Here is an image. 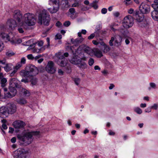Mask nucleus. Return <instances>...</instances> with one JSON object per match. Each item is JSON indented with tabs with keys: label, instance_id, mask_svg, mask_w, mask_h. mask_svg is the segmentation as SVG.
<instances>
[{
	"label": "nucleus",
	"instance_id": "f257e3e1",
	"mask_svg": "<svg viewBox=\"0 0 158 158\" xmlns=\"http://www.w3.org/2000/svg\"><path fill=\"white\" fill-rule=\"evenodd\" d=\"M13 18L19 25L23 26L25 24L29 26L34 25L36 23V19L34 14L27 13L22 16L20 11L15 10L14 12Z\"/></svg>",
	"mask_w": 158,
	"mask_h": 158
},
{
	"label": "nucleus",
	"instance_id": "f03ea898",
	"mask_svg": "<svg viewBox=\"0 0 158 158\" xmlns=\"http://www.w3.org/2000/svg\"><path fill=\"white\" fill-rule=\"evenodd\" d=\"M40 136L41 133L40 131H30L28 130L17 135L19 144L22 146L28 145L33 141L34 138H39Z\"/></svg>",
	"mask_w": 158,
	"mask_h": 158
},
{
	"label": "nucleus",
	"instance_id": "7ed1b4c3",
	"mask_svg": "<svg viewBox=\"0 0 158 158\" xmlns=\"http://www.w3.org/2000/svg\"><path fill=\"white\" fill-rule=\"evenodd\" d=\"M38 70L35 66L31 65L27 66L26 70H22L20 74L25 77L29 78L32 85H35L37 82V79L34 77L38 73Z\"/></svg>",
	"mask_w": 158,
	"mask_h": 158
},
{
	"label": "nucleus",
	"instance_id": "20e7f679",
	"mask_svg": "<svg viewBox=\"0 0 158 158\" xmlns=\"http://www.w3.org/2000/svg\"><path fill=\"white\" fill-rule=\"evenodd\" d=\"M119 31H120V33L118 35L116 36L115 38L114 37H112L111 40H110L109 43L110 46H112L114 45L113 43L114 41V45L119 47L121 45L122 41V38H126L127 37L125 35V30L123 29L119 30Z\"/></svg>",
	"mask_w": 158,
	"mask_h": 158
},
{
	"label": "nucleus",
	"instance_id": "39448f33",
	"mask_svg": "<svg viewBox=\"0 0 158 158\" xmlns=\"http://www.w3.org/2000/svg\"><path fill=\"white\" fill-rule=\"evenodd\" d=\"M50 20V15L47 11L43 10L40 11L38 16V23L40 24L48 26Z\"/></svg>",
	"mask_w": 158,
	"mask_h": 158
},
{
	"label": "nucleus",
	"instance_id": "423d86ee",
	"mask_svg": "<svg viewBox=\"0 0 158 158\" xmlns=\"http://www.w3.org/2000/svg\"><path fill=\"white\" fill-rule=\"evenodd\" d=\"M56 56L58 58L56 62L58 65L61 67H64L68 63V60L64 57H67L69 56L68 52L63 53L62 52H59L56 54Z\"/></svg>",
	"mask_w": 158,
	"mask_h": 158
},
{
	"label": "nucleus",
	"instance_id": "0eeeda50",
	"mask_svg": "<svg viewBox=\"0 0 158 158\" xmlns=\"http://www.w3.org/2000/svg\"><path fill=\"white\" fill-rule=\"evenodd\" d=\"M71 49L73 55V57L70 60V61L71 63L75 65H77L81 62V60H86V58L85 57L80 58L78 56V55L81 53V52L77 51V49H75V50H73L72 47L71 48Z\"/></svg>",
	"mask_w": 158,
	"mask_h": 158
},
{
	"label": "nucleus",
	"instance_id": "6e6552de",
	"mask_svg": "<svg viewBox=\"0 0 158 158\" xmlns=\"http://www.w3.org/2000/svg\"><path fill=\"white\" fill-rule=\"evenodd\" d=\"M59 0H49L48 4L53 8H49L48 10L52 14L56 13L59 9Z\"/></svg>",
	"mask_w": 158,
	"mask_h": 158
},
{
	"label": "nucleus",
	"instance_id": "1a4fd4ad",
	"mask_svg": "<svg viewBox=\"0 0 158 158\" xmlns=\"http://www.w3.org/2000/svg\"><path fill=\"white\" fill-rule=\"evenodd\" d=\"M134 24V19L130 15L125 16L123 23V27L126 28H128L132 27Z\"/></svg>",
	"mask_w": 158,
	"mask_h": 158
},
{
	"label": "nucleus",
	"instance_id": "9d476101",
	"mask_svg": "<svg viewBox=\"0 0 158 158\" xmlns=\"http://www.w3.org/2000/svg\"><path fill=\"white\" fill-rule=\"evenodd\" d=\"M13 156L14 158H26V154L23 149L19 148L14 152Z\"/></svg>",
	"mask_w": 158,
	"mask_h": 158
},
{
	"label": "nucleus",
	"instance_id": "9b49d317",
	"mask_svg": "<svg viewBox=\"0 0 158 158\" xmlns=\"http://www.w3.org/2000/svg\"><path fill=\"white\" fill-rule=\"evenodd\" d=\"M77 49V51L81 52V51L82 50L90 56H93V49H92L88 46L81 45Z\"/></svg>",
	"mask_w": 158,
	"mask_h": 158
},
{
	"label": "nucleus",
	"instance_id": "f8f14e48",
	"mask_svg": "<svg viewBox=\"0 0 158 158\" xmlns=\"http://www.w3.org/2000/svg\"><path fill=\"white\" fill-rule=\"evenodd\" d=\"M37 45L41 47L40 48H38L37 47H35V44L34 43L30 45L29 47L27 48V50H29L31 49H32L33 51L34 52H37L39 53L40 52L41 50V47L43 46V41H40L37 44Z\"/></svg>",
	"mask_w": 158,
	"mask_h": 158
},
{
	"label": "nucleus",
	"instance_id": "ddd939ff",
	"mask_svg": "<svg viewBox=\"0 0 158 158\" xmlns=\"http://www.w3.org/2000/svg\"><path fill=\"white\" fill-rule=\"evenodd\" d=\"M152 7L154 10L151 13L152 18L155 20H158V4L154 3L152 5Z\"/></svg>",
	"mask_w": 158,
	"mask_h": 158
},
{
	"label": "nucleus",
	"instance_id": "4468645a",
	"mask_svg": "<svg viewBox=\"0 0 158 158\" xmlns=\"http://www.w3.org/2000/svg\"><path fill=\"white\" fill-rule=\"evenodd\" d=\"M139 9L142 14H147L150 11V6L146 3L142 2L139 7Z\"/></svg>",
	"mask_w": 158,
	"mask_h": 158
},
{
	"label": "nucleus",
	"instance_id": "2eb2a0df",
	"mask_svg": "<svg viewBox=\"0 0 158 158\" xmlns=\"http://www.w3.org/2000/svg\"><path fill=\"white\" fill-rule=\"evenodd\" d=\"M45 69L48 73H50L52 74L55 72L56 69L54 67V64L53 62L50 61L48 62L45 67Z\"/></svg>",
	"mask_w": 158,
	"mask_h": 158
},
{
	"label": "nucleus",
	"instance_id": "dca6fc26",
	"mask_svg": "<svg viewBox=\"0 0 158 158\" xmlns=\"http://www.w3.org/2000/svg\"><path fill=\"white\" fill-rule=\"evenodd\" d=\"M17 26L16 21L11 19H8L6 24V27L10 30H13Z\"/></svg>",
	"mask_w": 158,
	"mask_h": 158
},
{
	"label": "nucleus",
	"instance_id": "f3484780",
	"mask_svg": "<svg viewBox=\"0 0 158 158\" xmlns=\"http://www.w3.org/2000/svg\"><path fill=\"white\" fill-rule=\"evenodd\" d=\"M13 124L14 127L16 128H23L26 125L25 122L21 120L15 121L13 123Z\"/></svg>",
	"mask_w": 158,
	"mask_h": 158
},
{
	"label": "nucleus",
	"instance_id": "a211bd4d",
	"mask_svg": "<svg viewBox=\"0 0 158 158\" xmlns=\"http://www.w3.org/2000/svg\"><path fill=\"white\" fill-rule=\"evenodd\" d=\"M7 108L9 114H13L16 111V107L14 104H9L8 105Z\"/></svg>",
	"mask_w": 158,
	"mask_h": 158
},
{
	"label": "nucleus",
	"instance_id": "6ab92c4d",
	"mask_svg": "<svg viewBox=\"0 0 158 158\" xmlns=\"http://www.w3.org/2000/svg\"><path fill=\"white\" fill-rule=\"evenodd\" d=\"M142 14H139V12H136L135 13H134L133 15L136 18V20L139 22H141L144 18V16Z\"/></svg>",
	"mask_w": 158,
	"mask_h": 158
},
{
	"label": "nucleus",
	"instance_id": "aec40b11",
	"mask_svg": "<svg viewBox=\"0 0 158 158\" xmlns=\"http://www.w3.org/2000/svg\"><path fill=\"white\" fill-rule=\"evenodd\" d=\"M94 55L98 58H101L103 56L102 51L98 48L93 49V56Z\"/></svg>",
	"mask_w": 158,
	"mask_h": 158
},
{
	"label": "nucleus",
	"instance_id": "412c9836",
	"mask_svg": "<svg viewBox=\"0 0 158 158\" xmlns=\"http://www.w3.org/2000/svg\"><path fill=\"white\" fill-rule=\"evenodd\" d=\"M69 13L68 14V16L72 19H75L76 17V15L75 9L71 8L69 10Z\"/></svg>",
	"mask_w": 158,
	"mask_h": 158
},
{
	"label": "nucleus",
	"instance_id": "4be33fe9",
	"mask_svg": "<svg viewBox=\"0 0 158 158\" xmlns=\"http://www.w3.org/2000/svg\"><path fill=\"white\" fill-rule=\"evenodd\" d=\"M0 113L5 117H7L9 114L7 107L2 106L0 108Z\"/></svg>",
	"mask_w": 158,
	"mask_h": 158
},
{
	"label": "nucleus",
	"instance_id": "5701e85b",
	"mask_svg": "<svg viewBox=\"0 0 158 158\" xmlns=\"http://www.w3.org/2000/svg\"><path fill=\"white\" fill-rule=\"evenodd\" d=\"M78 67L81 70H84L87 67V65L85 62L81 60V62L77 64Z\"/></svg>",
	"mask_w": 158,
	"mask_h": 158
},
{
	"label": "nucleus",
	"instance_id": "b1692460",
	"mask_svg": "<svg viewBox=\"0 0 158 158\" xmlns=\"http://www.w3.org/2000/svg\"><path fill=\"white\" fill-rule=\"evenodd\" d=\"M4 65L5 66L2 67V68H3L5 71L7 72L10 71L13 68V65L11 63H7L6 62Z\"/></svg>",
	"mask_w": 158,
	"mask_h": 158
},
{
	"label": "nucleus",
	"instance_id": "393cba45",
	"mask_svg": "<svg viewBox=\"0 0 158 158\" xmlns=\"http://www.w3.org/2000/svg\"><path fill=\"white\" fill-rule=\"evenodd\" d=\"M0 36H1L2 38L4 40H6L8 41H10V36L7 34L2 33L1 35L0 34Z\"/></svg>",
	"mask_w": 158,
	"mask_h": 158
},
{
	"label": "nucleus",
	"instance_id": "a878e982",
	"mask_svg": "<svg viewBox=\"0 0 158 158\" xmlns=\"http://www.w3.org/2000/svg\"><path fill=\"white\" fill-rule=\"evenodd\" d=\"M17 81L16 79L15 78H12L10 79V83L11 85H12L13 86L14 85H13V84H14V85H15V86L17 87V88H19V85L17 84L16 83V82Z\"/></svg>",
	"mask_w": 158,
	"mask_h": 158
},
{
	"label": "nucleus",
	"instance_id": "bb28decb",
	"mask_svg": "<svg viewBox=\"0 0 158 158\" xmlns=\"http://www.w3.org/2000/svg\"><path fill=\"white\" fill-rule=\"evenodd\" d=\"M10 91V92L12 96L14 97L16 95L17 91L15 88L12 87H10L9 88Z\"/></svg>",
	"mask_w": 158,
	"mask_h": 158
},
{
	"label": "nucleus",
	"instance_id": "cd10ccee",
	"mask_svg": "<svg viewBox=\"0 0 158 158\" xmlns=\"http://www.w3.org/2000/svg\"><path fill=\"white\" fill-rule=\"evenodd\" d=\"M17 102L20 104L23 105L27 103L26 100L23 98H20L17 100Z\"/></svg>",
	"mask_w": 158,
	"mask_h": 158
},
{
	"label": "nucleus",
	"instance_id": "c85d7f7f",
	"mask_svg": "<svg viewBox=\"0 0 158 158\" xmlns=\"http://www.w3.org/2000/svg\"><path fill=\"white\" fill-rule=\"evenodd\" d=\"M134 111L138 114H140L142 113V110L138 107H135L133 108Z\"/></svg>",
	"mask_w": 158,
	"mask_h": 158
},
{
	"label": "nucleus",
	"instance_id": "c756f323",
	"mask_svg": "<svg viewBox=\"0 0 158 158\" xmlns=\"http://www.w3.org/2000/svg\"><path fill=\"white\" fill-rule=\"evenodd\" d=\"M21 91L25 96H28L30 95V93L29 91L25 89L22 88Z\"/></svg>",
	"mask_w": 158,
	"mask_h": 158
},
{
	"label": "nucleus",
	"instance_id": "7c9ffc66",
	"mask_svg": "<svg viewBox=\"0 0 158 158\" xmlns=\"http://www.w3.org/2000/svg\"><path fill=\"white\" fill-rule=\"evenodd\" d=\"M84 40V39L82 37L78 38L75 39L73 43L74 44H78L81 43Z\"/></svg>",
	"mask_w": 158,
	"mask_h": 158
},
{
	"label": "nucleus",
	"instance_id": "2f4dec72",
	"mask_svg": "<svg viewBox=\"0 0 158 158\" xmlns=\"http://www.w3.org/2000/svg\"><path fill=\"white\" fill-rule=\"evenodd\" d=\"M102 44L104 46V52L106 53L110 50V48L109 46L105 45L104 43H102Z\"/></svg>",
	"mask_w": 158,
	"mask_h": 158
},
{
	"label": "nucleus",
	"instance_id": "473e14b6",
	"mask_svg": "<svg viewBox=\"0 0 158 158\" xmlns=\"http://www.w3.org/2000/svg\"><path fill=\"white\" fill-rule=\"evenodd\" d=\"M10 42L12 44L16 45V44L21 43L22 42V40L20 39L15 40L13 39Z\"/></svg>",
	"mask_w": 158,
	"mask_h": 158
},
{
	"label": "nucleus",
	"instance_id": "72a5a7b5",
	"mask_svg": "<svg viewBox=\"0 0 158 158\" xmlns=\"http://www.w3.org/2000/svg\"><path fill=\"white\" fill-rule=\"evenodd\" d=\"M98 2L94 1V2L92 3L91 4L90 6L93 7L94 9H97L98 8Z\"/></svg>",
	"mask_w": 158,
	"mask_h": 158
},
{
	"label": "nucleus",
	"instance_id": "f704fd0d",
	"mask_svg": "<svg viewBox=\"0 0 158 158\" xmlns=\"http://www.w3.org/2000/svg\"><path fill=\"white\" fill-rule=\"evenodd\" d=\"M73 81L75 84L77 85H78L80 82L81 79L78 77L74 78H73Z\"/></svg>",
	"mask_w": 158,
	"mask_h": 158
},
{
	"label": "nucleus",
	"instance_id": "c9c22d12",
	"mask_svg": "<svg viewBox=\"0 0 158 158\" xmlns=\"http://www.w3.org/2000/svg\"><path fill=\"white\" fill-rule=\"evenodd\" d=\"M7 82V80L6 78H3L1 80V86L2 87H4L6 86V83Z\"/></svg>",
	"mask_w": 158,
	"mask_h": 158
},
{
	"label": "nucleus",
	"instance_id": "e433bc0d",
	"mask_svg": "<svg viewBox=\"0 0 158 158\" xmlns=\"http://www.w3.org/2000/svg\"><path fill=\"white\" fill-rule=\"evenodd\" d=\"M6 55L8 56H11L14 55V53L11 50H9L6 52Z\"/></svg>",
	"mask_w": 158,
	"mask_h": 158
},
{
	"label": "nucleus",
	"instance_id": "4c0bfd02",
	"mask_svg": "<svg viewBox=\"0 0 158 158\" xmlns=\"http://www.w3.org/2000/svg\"><path fill=\"white\" fill-rule=\"evenodd\" d=\"M94 63V60L92 58H90L88 60V64L90 66H92Z\"/></svg>",
	"mask_w": 158,
	"mask_h": 158
},
{
	"label": "nucleus",
	"instance_id": "58836bf2",
	"mask_svg": "<svg viewBox=\"0 0 158 158\" xmlns=\"http://www.w3.org/2000/svg\"><path fill=\"white\" fill-rule=\"evenodd\" d=\"M22 66V64H21V63L19 62L16 64L15 66L13 67V69H14L15 70L16 69L17 71L18 69H19Z\"/></svg>",
	"mask_w": 158,
	"mask_h": 158
},
{
	"label": "nucleus",
	"instance_id": "ea45409f",
	"mask_svg": "<svg viewBox=\"0 0 158 158\" xmlns=\"http://www.w3.org/2000/svg\"><path fill=\"white\" fill-rule=\"evenodd\" d=\"M4 95L5 97L7 98H11L13 97V96H12V94L10 91L7 93H5Z\"/></svg>",
	"mask_w": 158,
	"mask_h": 158
},
{
	"label": "nucleus",
	"instance_id": "a19ab883",
	"mask_svg": "<svg viewBox=\"0 0 158 158\" xmlns=\"http://www.w3.org/2000/svg\"><path fill=\"white\" fill-rule=\"evenodd\" d=\"M126 32L125 31V35L127 36V37L126 38L125 42L126 44L128 45L130 43V40H131V39L130 37H128L127 35L126 34Z\"/></svg>",
	"mask_w": 158,
	"mask_h": 158
},
{
	"label": "nucleus",
	"instance_id": "79ce46f5",
	"mask_svg": "<svg viewBox=\"0 0 158 158\" xmlns=\"http://www.w3.org/2000/svg\"><path fill=\"white\" fill-rule=\"evenodd\" d=\"M101 32H102L101 30H95V31L94 32V34L96 36H100Z\"/></svg>",
	"mask_w": 158,
	"mask_h": 158
},
{
	"label": "nucleus",
	"instance_id": "37998d69",
	"mask_svg": "<svg viewBox=\"0 0 158 158\" xmlns=\"http://www.w3.org/2000/svg\"><path fill=\"white\" fill-rule=\"evenodd\" d=\"M150 107L151 109L156 110L158 108V104L155 103L152 106H151Z\"/></svg>",
	"mask_w": 158,
	"mask_h": 158
},
{
	"label": "nucleus",
	"instance_id": "c03bdc74",
	"mask_svg": "<svg viewBox=\"0 0 158 158\" xmlns=\"http://www.w3.org/2000/svg\"><path fill=\"white\" fill-rule=\"evenodd\" d=\"M4 47V45L3 42L0 40V52H1L3 50Z\"/></svg>",
	"mask_w": 158,
	"mask_h": 158
},
{
	"label": "nucleus",
	"instance_id": "a18cd8bd",
	"mask_svg": "<svg viewBox=\"0 0 158 158\" xmlns=\"http://www.w3.org/2000/svg\"><path fill=\"white\" fill-rule=\"evenodd\" d=\"M62 38V35L60 33L57 34L56 35L55 39L56 40H60Z\"/></svg>",
	"mask_w": 158,
	"mask_h": 158
},
{
	"label": "nucleus",
	"instance_id": "49530a36",
	"mask_svg": "<svg viewBox=\"0 0 158 158\" xmlns=\"http://www.w3.org/2000/svg\"><path fill=\"white\" fill-rule=\"evenodd\" d=\"M64 72L61 69H59L58 70V73L59 75L62 76L64 74Z\"/></svg>",
	"mask_w": 158,
	"mask_h": 158
},
{
	"label": "nucleus",
	"instance_id": "de8ad7c7",
	"mask_svg": "<svg viewBox=\"0 0 158 158\" xmlns=\"http://www.w3.org/2000/svg\"><path fill=\"white\" fill-rule=\"evenodd\" d=\"M101 13L103 14H105L107 13V10L106 8H103L101 10Z\"/></svg>",
	"mask_w": 158,
	"mask_h": 158
},
{
	"label": "nucleus",
	"instance_id": "09e8293b",
	"mask_svg": "<svg viewBox=\"0 0 158 158\" xmlns=\"http://www.w3.org/2000/svg\"><path fill=\"white\" fill-rule=\"evenodd\" d=\"M150 87L153 88L155 89L156 88V84L153 82H151L150 83Z\"/></svg>",
	"mask_w": 158,
	"mask_h": 158
},
{
	"label": "nucleus",
	"instance_id": "8fccbe9b",
	"mask_svg": "<svg viewBox=\"0 0 158 158\" xmlns=\"http://www.w3.org/2000/svg\"><path fill=\"white\" fill-rule=\"evenodd\" d=\"M18 31L20 33H23L24 32V31L23 28L21 27H19L18 29Z\"/></svg>",
	"mask_w": 158,
	"mask_h": 158
},
{
	"label": "nucleus",
	"instance_id": "3c124183",
	"mask_svg": "<svg viewBox=\"0 0 158 158\" xmlns=\"http://www.w3.org/2000/svg\"><path fill=\"white\" fill-rule=\"evenodd\" d=\"M6 61L5 59H4L2 60L0 59V65H5L6 64Z\"/></svg>",
	"mask_w": 158,
	"mask_h": 158
},
{
	"label": "nucleus",
	"instance_id": "603ef678",
	"mask_svg": "<svg viewBox=\"0 0 158 158\" xmlns=\"http://www.w3.org/2000/svg\"><path fill=\"white\" fill-rule=\"evenodd\" d=\"M19 63H21L22 64H25L26 63V59L24 57L22 58Z\"/></svg>",
	"mask_w": 158,
	"mask_h": 158
},
{
	"label": "nucleus",
	"instance_id": "864d4df0",
	"mask_svg": "<svg viewBox=\"0 0 158 158\" xmlns=\"http://www.w3.org/2000/svg\"><path fill=\"white\" fill-rule=\"evenodd\" d=\"M95 36L94 33H92L88 37V40H91L93 39Z\"/></svg>",
	"mask_w": 158,
	"mask_h": 158
},
{
	"label": "nucleus",
	"instance_id": "5fc2aeb1",
	"mask_svg": "<svg viewBox=\"0 0 158 158\" xmlns=\"http://www.w3.org/2000/svg\"><path fill=\"white\" fill-rule=\"evenodd\" d=\"M70 24V22L69 21H66L64 23V25L66 27H68Z\"/></svg>",
	"mask_w": 158,
	"mask_h": 158
},
{
	"label": "nucleus",
	"instance_id": "6e6d98bb",
	"mask_svg": "<svg viewBox=\"0 0 158 158\" xmlns=\"http://www.w3.org/2000/svg\"><path fill=\"white\" fill-rule=\"evenodd\" d=\"M32 41L31 40H29L27 41L26 42V44H25V42H24L23 44L24 45H26V46H29L30 44L31 43V42H32Z\"/></svg>",
	"mask_w": 158,
	"mask_h": 158
},
{
	"label": "nucleus",
	"instance_id": "4d7b16f0",
	"mask_svg": "<svg viewBox=\"0 0 158 158\" xmlns=\"http://www.w3.org/2000/svg\"><path fill=\"white\" fill-rule=\"evenodd\" d=\"M14 69V70L10 74V76H13L17 71L16 70V69L15 70L14 69Z\"/></svg>",
	"mask_w": 158,
	"mask_h": 158
},
{
	"label": "nucleus",
	"instance_id": "13d9d810",
	"mask_svg": "<svg viewBox=\"0 0 158 158\" xmlns=\"http://www.w3.org/2000/svg\"><path fill=\"white\" fill-rule=\"evenodd\" d=\"M11 143H15L16 141V138L15 137H13L10 140Z\"/></svg>",
	"mask_w": 158,
	"mask_h": 158
},
{
	"label": "nucleus",
	"instance_id": "bf43d9fd",
	"mask_svg": "<svg viewBox=\"0 0 158 158\" xmlns=\"http://www.w3.org/2000/svg\"><path fill=\"white\" fill-rule=\"evenodd\" d=\"M102 72L105 76L108 73V71L106 70H104L103 71H102Z\"/></svg>",
	"mask_w": 158,
	"mask_h": 158
},
{
	"label": "nucleus",
	"instance_id": "052dcab7",
	"mask_svg": "<svg viewBox=\"0 0 158 158\" xmlns=\"http://www.w3.org/2000/svg\"><path fill=\"white\" fill-rule=\"evenodd\" d=\"M27 57L29 59H33L32 55V54H29L27 56Z\"/></svg>",
	"mask_w": 158,
	"mask_h": 158
},
{
	"label": "nucleus",
	"instance_id": "680f3d73",
	"mask_svg": "<svg viewBox=\"0 0 158 158\" xmlns=\"http://www.w3.org/2000/svg\"><path fill=\"white\" fill-rule=\"evenodd\" d=\"M9 132L10 133H13L14 131V129L13 128L11 127H9Z\"/></svg>",
	"mask_w": 158,
	"mask_h": 158
},
{
	"label": "nucleus",
	"instance_id": "e2e57ef3",
	"mask_svg": "<svg viewBox=\"0 0 158 158\" xmlns=\"http://www.w3.org/2000/svg\"><path fill=\"white\" fill-rule=\"evenodd\" d=\"M128 13L130 14H132L134 12V10L132 8H131L128 10Z\"/></svg>",
	"mask_w": 158,
	"mask_h": 158
},
{
	"label": "nucleus",
	"instance_id": "0e129e2a",
	"mask_svg": "<svg viewBox=\"0 0 158 158\" xmlns=\"http://www.w3.org/2000/svg\"><path fill=\"white\" fill-rule=\"evenodd\" d=\"M94 69L95 70H100L101 68L98 65H95L94 67Z\"/></svg>",
	"mask_w": 158,
	"mask_h": 158
},
{
	"label": "nucleus",
	"instance_id": "69168bd1",
	"mask_svg": "<svg viewBox=\"0 0 158 158\" xmlns=\"http://www.w3.org/2000/svg\"><path fill=\"white\" fill-rule=\"evenodd\" d=\"M151 107L150 108H148L147 109H146L145 110V112H146V113H149V112H150L151 111Z\"/></svg>",
	"mask_w": 158,
	"mask_h": 158
},
{
	"label": "nucleus",
	"instance_id": "338daca9",
	"mask_svg": "<svg viewBox=\"0 0 158 158\" xmlns=\"http://www.w3.org/2000/svg\"><path fill=\"white\" fill-rule=\"evenodd\" d=\"M79 6V3L78 2H75L72 5V6L73 7H77Z\"/></svg>",
	"mask_w": 158,
	"mask_h": 158
},
{
	"label": "nucleus",
	"instance_id": "774afa93",
	"mask_svg": "<svg viewBox=\"0 0 158 158\" xmlns=\"http://www.w3.org/2000/svg\"><path fill=\"white\" fill-rule=\"evenodd\" d=\"M115 133L112 131L111 130H109V135H115Z\"/></svg>",
	"mask_w": 158,
	"mask_h": 158
}]
</instances>
